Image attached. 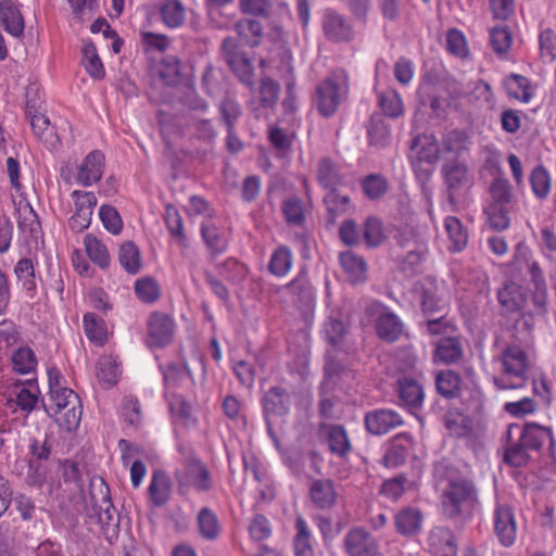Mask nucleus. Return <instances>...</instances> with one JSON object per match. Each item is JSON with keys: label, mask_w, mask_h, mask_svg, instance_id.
Listing matches in <instances>:
<instances>
[{"label": "nucleus", "mask_w": 556, "mask_h": 556, "mask_svg": "<svg viewBox=\"0 0 556 556\" xmlns=\"http://www.w3.org/2000/svg\"><path fill=\"white\" fill-rule=\"evenodd\" d=\"M309 498L313 505L320 510L331 509L338 497L334 483L330 479H316L309 484Z\"/></svg>", "instance_id": "4be33fe9"}, {"label": "nucleus", "mask_w": 556, "mask_h": 556, "mask_svg": "<svg viewBox=\"0 0 556 556\" xmlns=\"http://www.w3.org/2000/svg\"><path fill=\"white\" fill-rule=\"evenodd\" d=\"M420 329L424 333L429 336H443L447 334L453 329V324L447 318L446 314H441L437 317H428L424 324H420Z\"/></svg>", "instance_id": "338daca9"}, {"label": "nucleus", "mask_w": 556, "mask_h": 556, "mask_svg": "<svg viewBox=\"0 0 556 556\" xmlns=\"http://www.w3.org/2000/svg\"><path fill=\"white\" fill-rule=\"evenodd\" d=\"M8 402L15 403L24 413H31L38 404L40 391L36 378L16 379L8 386Z\"/></svg>", "instance_id": "ddd939ff"}, {"label": "nucleus", "mask_w": 556, "mask_h": 556, "mask_svg": "<svg viewBox=\"0 0 556 556\" xmlns=\"http://www.w3.org/2000/svg\"><path fill=\"white\" fill-rule=\"evenodd\" d=\"M366 312L376 317L375 329L379 339L384 342H396L404 334V323L387 305L379 301L367 302Z\"/></svg>", "instance_id": "423d86ee"}, {"label": "nucleus", "mask_w": 556, "mask_h": 556, "mask_svg": "<svg viewBox=\"0 0 556 556\" xmlns=\"http://www.w3.org/2000/svg\"><path fill=\"white\" fill-rule=\"evenodd\" d=\"M428 545L434 556H456L457 547L448 528L434 527L428 535Z\"/></svg>", "instance_id": "a878e982"}, {"label": "nucleus", "mask_w": 556, "mask_h": 556, "mask_svg": "<svg viewBox=\"0 0 556 556\" xmlns=\"http://www.w3.org/2000/svg\"><path fill=\"white\" fill-rule=\"evenodd\" d=\"M363 238L369 248L381 245L386 240L382 222L375 216L367 217L363 227Z\"/></svg>", "instance_id": "603ef678"}, {"label": "nucleus", "mask_w": 556, "mask_h": 556, "mask_svg": "<svg viewBox=\"0 0 556 556\" xmlns=\"http://www.w3.org/2000/svg\"><path fill=\"white\" fill-rule=\"evenodd\" d=\"M103 169L104 154L99 150H93L87 154L78 167L77 181L85 187H89L102 178Z\"/></svg>", "instance_id": "b1692460"}, {"label": "nucleus", "mask_w": 556, "mask_h": 556, "mask_svg": "<svg viewBox=\"0 0 556 556\" xmlns=\"http://www.w3.org/2000/svg\"><path fill=\"white\" fill-rule=\"evenodd\" d=\"M235 29L238 36L251 47L257 46L263 35L260 22L251 18L240 20L236 23Z\"/></svg>", "instance_id": "49530a36"}, {"label": "nucleus", "mask_w": 556, "mask_h": 556, "mask_svg": "<svg viewBox=\"0 0 556 556\" xmlns=\"http://www.w3.org/2000/svg\"><path fill=\"white\" fill-rule=\"evenodd\" d=\"M434 355L447 365L458 363L464 355L462 341L456 337L442 338L437 344Z\"/></svg>", "instance_id": "f704fd0d"}, {"label": "nucleus", "mask_w": 556, "mask_h": 556, "mask_svg": "<svg viewBox=\"0 0 556 556\" xmlns=\"http://www.w3.org/2000/svg\"><path fill=\"white\" fill-rule=\"evenodd\" d=\"M507 437L508 439L520 437L531 452H539L546 442L548 443L549 450H553L555 445L552 429L534 422L509 425L507 427Z\"/></svg>", "instance_id": "9d476101"}, {"label": "nucleus", "mask_w": 556, "mask_h": 556, "mask_svg": "<svg viewBox=\"0 0 556 556\" xmlns=\"http://www.w3.org/2000/svg\"><path fill=\"white\" fill-rule=\"evenodd\" d=\"M378 102L382 112L392 118L401 116L404 112L402 98L394 89L381 91L378 94Z\"/></svg>", "instance_id": "de8ad7c7"}, {"label": "nucleus", "mask_w": 556, "mask_h": 556, "mask_svg": "<svg viewBox=\"0 0 556 556\" xmlns=\"http://www.w3.org/2000/svg\"><path fill=\"white\" fill-rule=\"evenodd\" d=\"M490 42L497 54H504L511 46V34L507 27H494L490 33Z\"/></svg>", "instance_id": "774afa93"}, {"label": "nucleus", "mask_w": 556, "mask_h": 556, "mask_svg": "<svg viewBox=\"0 0 556 556\" xmlns=\"http://www.w3.org/2000/svg\"><path fill=\"white\" fill-rule=\"evenodd\" d=\"M292 55L289 49L280 46V81H283L286 88V98L283 108L288 123H294V113L298 109V98L295 92V76L292 65Z\"/></svg>", "instance_id": "9b49d317"}, {"label": "nucleus", "mask_w": 556, "mask_h": 556, "mask_svg": "<svg viewBox=\"0 0 556 556\" xmlns=\"http://www.w3.org/2000/svg\"><path fill=\"white\" fill-rule=\"evenodd\" d=\"M506 447L504 454V460L513 467H522L530 459V450L523 443L520 437L508 439L506 435Z\"/></svg>", "instance_id": "58836bf2"}, {"label": "nucleus", "mask_w": 556, "mask_h": 556, "mask_svg": "<svg viewBox=\"0 0 556 556\" xmlns=\"http://www.w3.org/2000/svg\"><path fill=\"white\" fill-rule=\"evenodd\" d=\"M444 228L451 241V250L463 251L468 244V231L462 222L455 216H447L444 219Z\"/></svg>", "instance_id": "ea45409f"}, {"label": "nucleus", "mask_w": 556, "mask_h": 556, "mask_svg": "<svg viewBox=\"0 0 556 556\" xmlns=\"http://www.w3.org/2000/svg\"><path fill=\"white\" fill-rule=\"evenodd\" d=\"M325 37L334 42H348L354 38L352 22L333 9H326L321 17Z\"/></svg>", "instance_id": "dca6fc26"}, {"label": "nucleus", "mask_w": 556, "mask_h": 556, "mask_svg": "<svg viewBox=\"0 0 556 556\" xmlns=\"http://www.w3.org/2000/svg\"><path fill=\"white\" fill-rule=\"evenodd\" d=\"M84 245L88 257L100 268H106L110 265L111 257L105 244L96 236L88 233L84 238Z\"/></svg>", "instance_id": "37998d69"}, {"label": "nucleus", "mask_w": 556, "mask_h": 556, "mask_svg": "<svg viewBox=\"0 0 556 556\" xmlns=\"http://www.w3.org/2000/svg\"><path fill=\"white\" fill-rule=\"evenodd\" d=\"M497 301L503 314L518 313L526 303V294L519 285L506 282L497 291Z\"/></svg>", "instance_id": "c85d7f7f"}, {"label": "nucleus", "mask_w": 556, "mask_h": 556, "mask_svg": "<svg viewBox=\"0 0 556 556\" xmlns=\"http://www.w3.org/2000/svg\"><path fill=\"white\" fill-rule=\"evenodd\" d=\"M102 486L104 490H101L102 496L100 500H97L94 494L91 493L92 503L87 506L86 515L90 520L99 523L104 531L108 532L111 527L115 531L119 527V517L111 502L109 488L103 481Z\"/></svg>", "instance_id": "f8f14e48"}, {"label": "nucleus", "mask_w": 556, "mask_h": 556, "mask_svg": "<svg viewBox=\"0 0 556 556\" xmlns=\"http://www.w3.org/2000/svg\"><path fill=\"white\" fill-rule=\"evenodd\" d=\"M165 224L172 238L181 247H187V237L184 229V220L178 211L173 206L166 207Z\"/></svg>", "instance_id": "5fc2aeb1"}, {"label": "nucleus", "mask_w": 556, "mask_h": 556, "mask_svg": "<svg viewBox=\"0 0 556 556\" xmlns=\"http://www.w3.org/2000/svg\"><path fill=\"white\" fill-rule=\"evenodd\" d=\"M160 15L169 28H178L186 21V7L179 0H163L160 4Z\"/></svg>", "instance_id": "c9c22d12"}, {"label": "nucleus", "mask_w": 556, "mask_h": 556, "mask_svg": "<svg viewBox=\"0 0 556 556\" xmlns=\"http://www.w3.org/2000/svg\"><path fill=\"white\" fill-rule=\"evenodd\" d=\"M135 294L144 303H153L159 300L161 295L160 286L152 277H144L135 282Z\"/></svg>", "instance_id": "bf43d9fd"}, {"label": "nucleus", "mask_w": 556, "mask_h": 556, "mask_svg": "<svg viewBox=\"0 0 556 556\" xmlns=\"http://www.w3.org/2000/svg\"><path fill=\"white\" fill-rule=\"evenodd\" d=\"M472 140L469 134L460 129H452L442 135L441 141L433 144V153H420V160L432 163L439 157L451 156V159L465 160L464 156L470 152Z\"/></svg>", "instance_id": "39448f33"}, {"label": "nucleus", "mask_w": 556, "mask_h": 556, "mask_svg": "<svg viewBox=\"0 0 556 556\" xmlns=\"http://www.w3.org/2000/svg\"><path fill=\"white\" fill-rule=\"evenodd\" d=\"M339 262L351 283H359L366 280L367 264L363 256L348 250L339 254Z\"/></svg>", "instance_id": "c756f323"}, {"label": "nucleus", "mask_w": 556, "mask_h": 556, "mask_svg": "<svg viewBox=\"0 0 556 556\" xmlns=\"http://www.w3.org/2000/svg\"><path fill=\"white\" fill-rule=\"evenodd\" d=\"M217 268L219 276L232 285L240 283L248 274L247 267L235 258H227Z\"/></svg>", "instance_id": "13d9d810"}, {"label": "nucleus", "mask_w": 556, "mask_h": 556, "mask_svg": "<svg viewBox=\"0 0 556 556\" xmlns=\"http://www.w3.org/2000/svg\"><path fill=\"white\" fill-rule=\"evenodd\" d=\"M490 193L492 198V202L490 204L511 207L514 195L511 192L510 184L507 179H495L490 187Z\"/></svg>", "instance_id": "680f3d73"}, {"label": "nucleus", "mask_w": 556, "mask_h": 556, "mask_svg": "<svg viewBox=\"0 0 556 556\" xmlns=\"http://www.w3.org/2000/svg\"><path fill=\"white\" fill-rule=\"evenodd\" d=\"M344 549L349 556H376L377 540L363 528H353L344 536Z\"/></svg>", "instance_id": "a211bd4d"}, {"label": "nucleus", "mask_w": 556, "mask_h": 556, "mask_svg": "<svg viewBox=\"0 0 556 556\" xmlns=\"http://www.w3.org/2000/svg\"><path fill=\"white\" fill-rule=\"evenodd\" d=\"M399 397L409 410L419 409L425 400L422 386L413 378H403L399 380Z\"/></svg>", "instance_id": "7c9ffc66"}, {"label": "nucleus", "mask_w": 556, "mask_h": 556, "mask_svg": "<svg viewBox=\"0 0 556 556\" xmlns=\"http://www.w3.org/2000/svg\"><path fill=\"white\" fill-rule=\"evenodd\" d=\"M503 374L494 377L493 381L497 389L509 390L520 389L526 386L528 356L518 345L507 346L501 355Z\"/></svg>", "instance_id": "7ed1b4c3"}, {"label": "nucleus", "mask_w": 556, "mask_h": 556, "mask_svg": "<svg viewBox=\"0 0 556 556\" xmlns=\"http://www.w3.org/2000/svg\"><path fill=\"white\" fill-rule=\"evenodd\" d=\"M223 60L241 83L253 85L254 67L248 53L232 37H226L220 47Z\"/></svg>", "instance_id": "0eeeda50"}, {"label": "nucleus", "mask_w": 556, "mask_h": 556, "mask_svg": "<svg viewBox=\"0 0 556 556\" xmlns=\"http://www.w3.org/2000/svg\"><path fill=\"white\" fill-rule=\"evenodd\" d=\"M350 90L349 75L343 68L332 71L315 90L313 102L324 117L334 115L339 106L348 99Z\"/></svg>", "instance_id": "f03ea898"}, {"label": "nucleus", "mask_w": 556, "mask_h": 556, "mask_svg": "<svg viewBox=\"0 0 556 556\" xmlns=\"http://www.w3.org/2000/svg\"><path fill=\"white\" fill-rule=\"evenodd\" d=\"M493 528L498 542L510 547L517 539V521L514 508L508 504L497 503L493 513Z\"/></svg>", "instance_id": "4468645a"}, {"label": "nucleus", "mask_w": 556, "mask_h": 556, "mask_svg": "<svg viewBox=\"0 0 556 556\" xmlns=\"http://www.w3.org/2000/svg\"><path fill=\"white\" fill-rule=\"evenodd\" d=\"M175 477L180 493L188 488H193L198 492H208L213 486L208 469L198 458L186 459L184 467L176 470Z\"/></svg>", "instance_id": "6e6552de"}, {"label": "nucleus", "mask_w": 556, "mask_h": 556, "mask_svg": "<svg viewBox=\"0 0 556 556\" xmlns=\"http://www.w3.org/2000/svg\"><path fill=\"white\" fill-rule=\"evenodd\" d=\"M437 483H446L442 494V508L451 519L467 520L479 505L478 491L471 480L459 475L457 469L446 460L433 465Z\"/></svg>", "instance_id": "f257e3e1"}, {"label": "nucleus", "mask_w": 556, "mask_h": 556, "mask_svg": "<svg viewBox=\"0 0 556 556\" xmlns=\"http://www.w3.org/2000/svg\"><path fill=\"white\" fill-rule=\"evenodd\" d=\"M317 178L325 189L337 188L341 184V175L336 164L329 159H321L317 167Z\"/></svg>", "instance_id": "3c124183"}, {"label": "nucleus", "mask_w": 556, "mask_h": 556, "mask_svg": "<svg viewBox=\"0 0 556 556\" xmlns=\"http://www.w3.org/2000/svg\"><path fill=\"white\" fill-rule=\"evenodd\" d=\"M84 330L87 338L91 341L103 343L105 331L103 320L94 313H87L83 317Z\"/></svg>", "instance_id": "0e129e2a"}, {"label": "nucleus", "mask_w": 556, "mask_h": 556, "mask_svg": "<svg viewBox=\"0 0 556 556\" xmlns=\"http://www.w3.org/2000/svg\"><path fill=\"white\" fill-rule=\"evenodd\" d=\"M412 443L413 438L407 432L395 435L383 456L386 467L395 468L403 465L409 454Z\"/></svg>", "instance_id": "cd10ccee"}, {"label": "nucleus", "mask_w": 556, "mask_h": 556, "mask_svg": "<svg viewBox=\"0 0 556 556\" xmlns=\"http://www.w3.org/2000/svg\"><path fill=\"white\" fill-rule=\"evenodd\" d=\"M395 531L405 538H414L422 530L424 514L413 506H405L399 509L393 517Z\"/></svg>", "instance_id": "6ab92c4d"}, {"label": "nucleus", "mask_w": 556, "mask_h": 556, "mask_svg": "<svg viewBox=\"0 0 556 556\" xmlns=\"http://www.w3.org/2000/svg\"><path fill=\"white\" fill-rule=\"evenodd\" d=\"M460 382L462 378L459 375L451 369L441 370L435 377L437 391L446 399L458 396Z\"/></svg>", "instance_id": "79ce46f5"}, {"label": "nucleus", "mask_w": 556, "mask_h": 556, "mask_svg": "<svg viewBox=\"0 0 556 556\" xmlns=\"http://www.w3.org/2000/svg\"><path fill=\"white\" fill-rule=\"evenodd\" d=\"M13 369L21 375H29L35 372L37 367V357L35 352L28 346L18 348L12 354Z\"/></svg>", "instance_id": "a18cd8bd"}, {"label": "nucleus", "mask_w": 556, "mask_h": 556, "mask_svg": "<svg viewBox=\"0 0 556 556\" xmlns=\"http://www.w3.org/2000/svg\"><path fill=\"white\" fill-rule=\"evenodd\" d=\"M71 197L74 201L75 211L68 219V227L74 232H81L90 226L98 200L94 193L89 191L74 190Z\"/></svg>", "instance_id": "2eb2a0df"}, {"label": "nucleus", "mask_w": 556, "mask_h": 556, "mask_svg": "<svg viewBox=\"0 0 556 556\" xmlns=\"http://www.w3.org/2000/svg\"><path fill=\"white\" fill-rule=\"evenodd\" d=\"M362 188L369 199L376 200L387 193L389 184L383 176L370 174L363 179Z\"/></svg>", "instance_id": "e2e57ef3"}, {"label": "nucleus", "mask_w": 556, "mask_h": 556, "mask_svg": "<svg viewBox=\"0 0 556 556\" xmlns=\"http://www.w3.org/2000/svg\"><path fill=\"white\" fill-rule=\"evenodd\" d=\"M43 408L49 416H56L63 409H67L64 414V425L67 430L76 428L80 422L83 414L80 399L72 389L65 388L49 393V403H43Z\"/></svg>", "instance_id": "20e7f679"}, {"label": "nucleus", "mask_w": 556, "mask_h": 556, "mask_svg": "<svg viewBox=\"0 0 556 556\" xmlns=\"http://www.w3.org/2000/svg\"><path fill=\"white\" fill-rule=\"evenodd\" d=\"M428 240V228L425 225H404L397 233V241L403 248L413 249L409 256L419 258L426 251Z\"/></svg>", "instance_id": "aec40b11"}, {"label": "nucleus", "mask_w": 556, "mask_h": 556, "mask_svg": "<svg viewBox=\"0 0 556 556\" xmlns=\"http://www.w3.org/2000/svg\"><path fill=\"white\" fill-rule=\"evenodd\" d=\"M366 430L372 435H384L404 424L403 417L391 408H377L365 414Z\"/></svg>", "instance_id": "f3484780"}, {"label": "nucleus", "mask_w": 556, "mask_h": 556, "mask_svg": "<svg viewBox=\"0 0 556 556\" xmlns=\"http://www.w3.org/2000/svg\"><path fill=\"white\" fill-rule=\"evenodd\" d=\"M118 262L130 275H136L140 271L142 266L141 253L132 241H126L119 245Z\"/></svg>", "instance_id": "a19ab883"}, {"label": "nucleus", "mask_w": 556, "mask_h": 556, "mask_svg": "<svg viewBox=\"0 0 556 556\" xmlns=\"http://www.w3.org/2000/svg\"><path fill=\"white\" fill-rule=\"evenodd\" d=\"M530 185L532 192L538 199H545L551 192V176L543 165L533 168L530 175Z\"/></svg>", "instance_id": "8fccbe9b"}, {"label": "nucleus", "mask_w": 556, "mask_h": 556, "mask_svg": "<svg viewBox=\"0 0 556 556\" xmlns=\"http://www.w3.org/2000/svg\"><path fill=\"white\" fill-rule=\"evenodd\" d=\"M447 302L440 296L433 289H425L421 295V308L427 317L434 316L435 314H446Z\"/></svg>", "instance_id": "6e6d98bb"}, {"label": "nucleus", "mask_w": 556, "mask_h": 556, "mask_svg": "<svg viewBox=\"0 0 556 556\" xmlns=\"http://www.w3.org/2000/svg\"><path fill=\"white\" fill-rule=\"evenodd\" d=\"M14 274L24 290L27 292H34L36 290L35 268L30 258H21L14 267Z\"/></svg>", "instance_id": "864d4df0"}, {"label": "nucleus", "mask_w": 556, "mask_h": 556, "mask_svg": "<svg viewBox=\"0 0 556 556\" xmlns=\"http://www.w3.org/2000/svg\"><path fill=\"white\" fill-rule=\"evenodd\" d=\"M510 210L511 207L497 206V204H489L485 208L488 217V225L491 229L503 231L510 225Z\"/></svg>", "instance_id": "4d7b16f0"}, {"label": "nucleus", "mask_w": 556, "mask_h": 556, "mask_svg": "<svg viewBox=\"0 0 556 556\" xmlns=\"http://www.w3.org/2000/svg\"><path fill=\"white\" fill-rule=\"evenodd\" d=\"M504 86L509 98L522 103H529L533 97L531 85L527 77L511 74L504 80Z\"/></svg>", "instance_id": "e433bc0d"}, {"label": "nucleus", "mask_w": 556, "mask_h": 556, "mask_svg": "<svg viewBox=\"0 0 556 556\" xmlns=\"http://www.w3.org/2000/svg\"><path fill=\"white\" fill-rule=\"evenodd\" d=\"M17 226L21 232L29 238L37 239L41 232L39 217L29 203L20 205Z\"/></svg>", "instance_id": "4c0bfd02"}, {"label": "nucleus", "mask_w": 556, "mask_h": 556, "mask_svg": "<svg viewBox=\"0 0 556 556\" xmlns=\"http://www.w3.org/2000/svg\"><path fill=\"white\" fill-rule=\"evenodd\" d=\"M0 24L12 37H23L25 29L24 17L13 1H0Z\"/></svg>", "instance_id": "393cba45"}, {"label": "nucleus", "mask_w": 556, "mask_h": 556, "mask_svg": "<svg viewBox=\"0 0 556 556\" xmlns=\"http://www.w3.org/2000/svg\"><path fill=\"white\" fill-rule=\"evenodd\" d=\"M174 321L168 315L155 312L150 316L148 332L152 345L160 348L167 345L172 341Z\"/></svg>", "instance_id": "5701e85b"}, {"label": "nucleus", "mask_w": 556, "mask_h": 556, "mask_svg": "<svg viewBox=\"0 0 556 556\" xmlns=\"http://www.w3.org/2000/svg\"><path fill=\"white\" fill-rule=\"evenodd\" d=\"M282 212L289 226L298 228L295 237L304 239L305 208L301 199L292 197L283 202Z\"/></svg>", "instance_id": "473e14b6"}, {"label": "nucleus", "mask_w": 556, "mask_h": 556, "mask_svg": "<svg viewBox=\"0 0 556 556\" xmlns=\"http://www.w3.org/2000/svg\"><path fill=\"white\" fill-rule=\"evenodd\" d=\"M296 534L293 540V549L295 556H315L308 526L303 517L298 516L295 521Z\"/></svg>", "instance_id": "c03bdc74"}, {"label": "nucleus", "mask_w": 556, "mask_h": 556, "mask_svg": "<svg viewBox=\"0 0 556 556\" xmlns=\"http://www.w3.org/2000/svg\"><path fill=\"white\" fill-rule=\"evenodd\" d=\"M319 434L326 439L333 455L344 458L351 452L352 444L343 426L323 422L319 425Z\"/></svg>", "instance_id": "412c9836"}, {"label": "nucleus", "mask_w": 556, "mask_h": 556, "mask_svg": "<svg viewBox=\"0 0 556 556\" xmlns=\"http://www.w3.org/2000/svg\"><path fill=\"white\" fill-rule=\"evenodd\" d=\"M201 237L213 256L224 253L228 248L225 233L210 220L201 225Z\"/></svg>", "instance_id": "72a5a7b5"}, {"label": "nucleus", "mask_w": 556, "mask_h": 556, "mask_svg": "<svg viewBox=\"0 0 556 556\" xmlns=\"http://www.w3.org/2000/svg\"><path fill=\"white\" fill-rule=\"evenodd\" d=\"M197 529L203 540L214 542L220 536L222 523L213 509L202 507L197 516Z\"/></svg>", "instance_id": "2f4dec72"}, {"label": "nucleus", "mask_w": 556, "mask_h": 556, "mask_svg": "<svg viewBox=\"0 0 556 556\" xmlns=\"http://www.w3.org/2000/svg\"><path fill=\"white\" fill-rule=\"evenodd\" d=\"M84 66L88 74L97 79L104 77L103 64L97 53L96 46L92 42H87L83 47Z\"/></svg>", "instance_id": "052dcab7"}, {"label": "nucleus", "mask_w": 556, "mask_h": 556, "mask_svg": "<svg viewBox=\"0 0 556 556\" xmlns=\"http://www.w3.org/2000/svg\"><path fill=\"white\" fill-rule=\"evenodd\" d=\"M99 217L103 227L112 235H118L123 229V220L117 210L109 204L99 208Z\"/></svg>", "instance_id": "69168bd1"}, {"label": "nucleus", "mask_w": 556, "mask_h": 556, "mask_svg": "<svg viewBox=\"0 0 556 556\" xmlns=\"http://www.w3.org/2000/svg\"><path fill=\"white\" fill-rule=\"evenodd\" d=\"M441 175L446 186L447 200L454 204L460 191L471 182L469 167L465 160L450 159L442 165Z\"/></svg>", "instance_id": "1a4fd4ad"}, {"label": "nucleus", "mask_w": 556, "mask_h": 556, "mask_svg": "<svg viewBox=\"0 0 556 556\" xmlns=\"http://www.w3.org/2000/svg\"><path fill=\"white\" fill-rule=\"evenodd\" d=\"M263 417L266 422L267 433L276 448H278V435L276 426L278 424V387H270L262 397Z\"/></svg>", "instance_id": "bb28decb"}, {"label": "nucleus", "mask_w": 556, "mask_h": 556, "mask_svg": "<svg viewBox=\"0 0 556 556\" xmlns=\"http://www.w3.org/2000/svg\"><path fill=\"white\" fill-rule=\"evenodd\" d=\"M150 495L156 506L164 505L170 495V484L167 476L162 471H155L149 486Z\"/></svg>", "instance_id": "09e8293b"}]
</instances>
